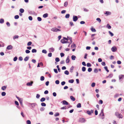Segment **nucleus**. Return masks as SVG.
<instances>
[{"mask_svg":"<svg viewBox=\"0 0 124 124\" xmlns=\"http://www.w3.org/2000/svg\"><path fill=\"white\" fill-rule=\"evenodd\" d=\"M19 37V36L18 35H16L13 37V39L14 40L16 39H18Z\"/></svg>","mask_w":124,"mask_h":124,"instance_id":"9b49d317","label":"nucleus"},{"mask_svg":"<svg viewBox=\"0 0 124 124\" xmlns=\"http://www.w3.org/2000/svg\"><path fill=\"white\" fill-rule=\"evenodd\" d=\"M51 30L54 32H57L58 31H61V30H60L59 29H57V28L55 27L51 29Z\"/></svg>","mask_w":124,"mask_h":124,"instance_id":"f03ea898","label":"nucleus"},{"mask_svg":"<svg viewBox=\"0 0 124 124\" xmlns=\"http://www.w3.org/2000/svg\"><path fill=\"white\" fill-rule=\"evenodd\" d=\"M13 46L11 45L8 46L7 47V49L8 50H11L13 48Z\"/></svg>","mask_w":124,"mask_h":124,"instance_id":"6e6552de","label":"nucleus"},{"mask_svg":"<svg viewBox=\"0 0 124 124\" xmlns=\"http://www.w3.org/2000/svg\"><path fill=\"white\" fill-rule=\"evenodd\" d=\"M38 20L39 21H41L42 19L41 17H37Z\"/></svg>","mask_w":124,"mask_h":124,"instance_id":"09e8293b","label":"nucleus"},{"mask_svg":"<svg viewBox=\"0 0 124 124\" xmlns=\"http://www.w3.org/2000/svg\"><path fill=\"white\" fill-rule=\"evenodd\" d=\"M103 101L101 100H100L99 101V103L100 104H102L103 103Z\"/></svg>","mask_w":124,"mask_h":124,"instance_id":"6e6d98bb","label":"nucleus"},{"mask_svg":"<svg viewBox=\"0 0 124 124\" xmlns=\"http://www.w3.org/2000/svg\"><path fill=\"white\" fill-rule=\"evenodd\" d=\"M41 105L42 106L45 107L46 106V104L44 102H42L41 103Z\"/></svg>","mask_w":124,"mask_h":124,"instance_id":"c85d7f7f","label":"nucleus"},{"mask_svg":"<svg viewBox=\"0 0 124 124\" xmlns=\"http://www.w3.org/2000/svg\"><path fill=\"white\" fill-rule=\"evenodd\" d=\"M65 84V81H62L61 83V84L62 85H63Z\"/></svg>","mask_w":124,"mask_h":124,"instance_id":"e2e57ef3","label":"nucleus"},{"mask_svg":"<svg viewBox=\"0 0 124 124\" xmlns=\"http://www.w3.org/2000/svg\"><path fill=\"white\" fill-rule=\"evenodd\" d=\"M29 57L28 56L26 57L24 59V60L25 61H26L28 60Z\"/></svg>","mask_w":124,"mask_h":124,"instance_id":"f3484780","label":"nucleus"},{"mask_svg":"<svg viewBox=\"0 0 124 124\" xmlns=\"http://www.w3.org/2000/svg\"><path fill=\"white\" fill-rule=\"evenodd\" d=\"M32 42L31 41L29 42H28L27 45L28 46H30L31 44H32Z\"/></svg>","mask_w":124,"mask_h":124,"instance_id":"c9c22d12","label":"nucleus"},{"mask_svg":"<svg viewBox=\"0 0 124 124\" xmlns=\"http://www.w3.org/2000/svg\"><path fill=\"white\" fill-rule=\"evenodd\" d=\"M60 55L61 56V57H62L64 56V54L63 53H60Z\"/></svg>","mask_w":124,"mask_h":124,"instance_id":"69168bd1","label":"nucleus"},{"mask_svg":"<svg viewBox=\"0 0 124 124\" xmlns=\"http://www.w3.org/2000/svg\"><path fill=\"white\" fill-rule=\"evenodd\" d=\"M115 115L117 118H123L122 115L118 112H116Z\"/></svg>","mask_w":124,"mask_h":124,"instance_id":"f257e3e1","label":"nucleus"},{"mask_svg":"<svg viewBox=\"0 0 124 124\" xmlns=\"http://www.w3.org/2000/svg\"><path fill=\"white\" fill-rule=\"evenodd\" d=\"M77 107L78 108H80L81 107V104L80 103H79L78 104L77 106Z\"/></svg>","mask_w":124,"mask_h":124,"instance_id":"b1692460","label":"nucleus"},{"mask_svg":"<svg viewBox=\"0 0 124 124\" xmlns=\"http://www.w3.org/2000/svg\"><path fill=\"white\" fill-rule=\"evenodd\" d=\"M98 71L97 69H95L94 70V72L95 73H97L98 72Z\"/></svg>","mask_w":124,"mask_h":124,"instance_id":"c03bdc74","label":"nucleus"},{"mask_svg":"<svg viewBox=\"0 0 124 124\" xmlns=\"http://www.w3.org/2000/svg\"><path fill=\"white\" fill-rule=\"evenodd\" d=\"M79 122L81 123H84L86 121V120L84 118H81L79 119Z\"/></svg>","mask_w":124,"mask_h":124,"instance_id":"7ed1b4c3","label":"nucleus"},{"mask_svg":"<svg viewBox=\"0 0 124 124\" xmlns=\"http://www.w3.org/2000/svg\"><path fill=\"white\" fill-rule=\"evenodd\" d=\"M28 18L29 19L30 21H31L32 20V18L31 16H29Z\"/></svg>","mask_w":124,"mask_h":124,"instance_id":"13d9d810","label":"nucleus"},{"mask_svg":"<svg viewBox=\"0 0 124 124\" xmlns=\"http://www.w3.org/2000/svg\"><path fill=\"white\" fill-rule=\"evenodd\" d=\"M26 123L27 124H31V122L30 120H27L26 121Z\"/></svg>","mask_w":124,"mask_h":124,"instance_id":"a19ab883","label":"nucleus"},{"mask_svg":"<svg viewBox=\"0 0 124 124\" xmlns=\"http://www.w3.org/2000/svg\"><path fill=\"white\" fill-rule=\"evenodd\" d=\"M55 60L57 62H58L60 61V60L59 59V58L58 57H57L55 59Z\"/></svg>","mask_w":124,"mask_h":124,"instance_id":"ea45409f","label":"nucleus"},{"mask_svg":"<svg viewBox=\"0 0 124 124\" xmlns=\"http://www.w3.org/2000/svg\"><path fill=\"white\" fill-rule=\"evenodd\" d=\"M29 13L30 14H34L35 13L34 12V11H30L29 12Z\"/></svg>","mask_w":124,"mask_h":124,"instance_id":"f704fd0d","label":"nucleus"},{"mask_svg":"<svg viewBox=\"0 0 124 124\" xmlns=\"http://www.w3.org/2000/svg\"><path fill=\"white\" fill-rule=\"evenodd\" d=\"M19 17V16L18 15H16L15 16V18L16 19H18Z\"/></svg>","mask_w":124,"mask_h":124,"instance_id":"79ce46f5","label":"nucleus"},{"mask_svg":"<svg viewBox=\"0 0 124 124\" xmlns=\"http://www.w3.org/2000/svg\"><path fill=\"white\" fill-rule=\"evenodd\" d=\"M6 95V93L5 92H2L1 93V95L3 96H4Z\"/></svg>","mask_w":124,"mask_h":124,"instance_id":"473e14b6","label":"nucleus"},{"mask_svg":"<svg viewBox=\"0 0 124 124\" xmlns=\"http://www.w3.org/2000/svg\"><path fill=\"white\" fill-rule=\"evenodd\" d=\"M4 20L3 19H0V23H4Z\"/></svg>","mask_w":124,"mask_h":124,"instance_id":"5701e85b","label":"nucleus"},{"mask_svg":"<svg viewBox=\"0 0 124 124\" xmlns=\"http://www.w3.org/2000/svg\"><path fill=\"white\" fill-rule=\"evenodd\" d=\"M49 50L50 52H53L54 50V49L52 47L49 49Z\"/></svg>","mask_w":124,"mask_h":124,"instance_id":"9d476101","label":"nucleus"},{"mask_svg":"<svg viewBox=\"0 0 124 124\" xmlns=\"http://www.w3.org/2000/svg\"><path fill=\"white\" fill-rule=\"evenodd\" d=\"M37 52V50L35 49H33L32 50V52L33 53H36Z\"/></svg>","mask_w":124,"mask_h":124,"instance_id":"e433bc0d","label":"nucleus"},{"mask_svg":"<svg viewBox=\"0 0 124 124\" xmlns=\"http://www.w3.org/2000/svg\"><path fill=\"white\" fill-rule=\"evenodd\" d=\"M61 42L62 43H65V41L64 39H61Z\"/></svg>","mask_w":124,"mask_h":124,"instance_id":"864d4df0","label":"nucleus"},{"mask_svg":"<svg viewBox=\"0 0 124 124\" xmlns=\"http://www.w3.org/2000/svg\"><path fill=\"white\" fill-rule=\"evenodd\" d=\"M101 64L103 66H105L106 65V64L105 62H102L101 63Z\"/></svg>","mask_w":124,"mask_h":124,"instance_id":"680f3d73","label":"nucleus"},{"mask_svg":"<svg viewBox=\"0 0 124 124\" xmlns=\"http://www.w3.org/2000/svg\"><path fill=\"white\" fill-rule=\"evenodd\" d=\"M106 27L108 29H110L111 28V26L108 24H107Z\"/></svg>","mask_w":124,"mask_h":124,"instance_id":"393cba45","label":"nucleus"},{"mask_svg":"<svg viewBox=\"0 0 124 124\" xmlns=\"http://www.w3.org/2000/svg\"><path fill=\"white\" fill-rule=\"evenodd\" d=\"M121 62L120 61H117V63L118 64H121Z\"/></svg>","mask_w":124,"mask_h":124,"instance_id":"774afa93","label":"nucleus"},{"mask_svg":"<svg viewBox=\"0 0 124 124\" xmlns=\"http://www.w3.org/2000/svg\"><path fill=\"white\" fill-rule=\"evenodd\" d=\"M44 77L43 76H42L41 77L40 80L41 81H43L44 80Z\"/></svg>","mask_w":124,"mask_h":124,"instance_id":"c756f323","label":"nucleus"},{"mask_svg":"<svg viewBox=\"0 0 124 124\" xmlns=\"http://www.w3.org/2000/svg\"><path fill=\"white\" fill-rule=\"evenodd\" d=\"M33 83V82L32 81H31V82L27 83L26 84V85L28 86H31L32 85Z\"/></svg>","mask_w":124,"mask_h":124,"instance_id":"1a4fd4ad","label":"nucleus"},{"mask_svg":"<svg viewBox=\"0 0 124 124\" xmlns=\"http://www.w3.org/2000/svg\"><path fill=\"white\" fill-rule=\"evenodd\" d=\"M70 24L71 26H72L74 25L73 23L72 22H70Z\"/></svg>","mask_w":124,"mask_h":124,"instance_id":"338daca9","label":"nucleus"},{"mask_svg":"<svg viewBox=\"0 0 124 124\" xmlns=\"http://www.w3.org/2000/svg\"><path fill=\"white\" fill-rule=\"evenodd\" d=\"M52 56V53H50L48 54V56L49 57H51Z\"/></svg>","mask_w":124,"mask_h":124,"instance_id":"603ef678","label":"nucleus"},{"mask_svg":"<svg viewBox=\"0 0 124 124\" xmlns=\"http://www.w3.org/2000/svg\"><path fill=\"white\" fill-rule=\"evenodd\" d=\"M25 52L27 54H28L30 52V51L28 50H26L25 51Z\"/></svg>","mask_w":124,"mask_h":124,"instance_id":"5fc2aeb1","label":"nucleus"},{"mask_svg":"<svg viewBox=\"0 0 124 124\" xmlns=\"http://www.w3.org/2000/svg\"><path fill=\"white\" fill-rule=\"evenodd\" d=\"M42 52L43 53L46 54L47 53V51L45 49H43L42 51Z\"/></svg>","mask_w":124,"mask_h":124,"instance_id":"cd10ccee","label":"nucleus"},{"mask_svg":"<svg viewBox=\"0 0 124 124\" xmlns=\"http://www.w3.org/2000/svg\"><path fill=\"white\" fill-rule=\"evenodd\" d=\"M74 67L73 66H72L70 68V72H71L72 73L73 72V70L74 69Z\"/></svg>","mask_w":124,"mask_h":124,"instance_id":"ddd939ff","label":"nucleus"},{"mask_svg":"<svg viewBox=\"0 0 124 124\" xmlns=\"http://www.w3.org/2000/svg\"><path fill=\"white\" fill-rule=\"evenodd\" d=\"M74 82V80L73 79H70L69 81V82L70 83H73Z\"/></svg>","mask_w":124,"mask_h":124,"instance_id":"bb28decb","label":"nucleus"},{"mask_svg":"<svg viewBox=\"0 0 124 124\" xmlns=\"http://www.w3.org/2000/svg\"><path fill=\"white\" fill-rule=\"evenodd\" d=\"M70 98L71 100L73 101H74L75 100V98L72 96H70Z\"/></svg>","mask_w":124,"mask_h":124,"instance_id":"f8f14e48","label":"nucleus"},{"mask_svg":"<svg viewBox=\"0 0 124 124\" xmlns=\"http://www.w3.org/2000/svg\"><path fill=\"white\" fill-rule=\"evenodd\" d=\"M82 70L83 71H85L86 70V68L84 67H83L82 68Z\"/></svg>","mask_w":124,"mask_h":124,"instance_id":"2f4dec72","label":"nucleus"},{"mask_svg":"<svg viewBox=\"0 0 124 124\" xmlns=\"http://www.w3.org/2000/svg\"><path fill=\"white\" fill-rule=\"evenodd\" d=\"M21 105L23 104V100L22 99H21V100L19 101Z\"/></svg>","mask_w":124,"mask_h":124,"instance_id":"8fccbe9b","label":"nucleus"},{"mask_svg":"<svg viewBox=\"0 0 124 124\" xmlns=\"http://www.w3.org/2000/svg\"><path fill=\"white\" fill-rule=\"evenodd\" d=\"M45 100V98L43 97L40 100V101L41 102H43Z\"/></svg>","mask_w":124,"mask_h":124,"instance_id":"412c9836","label":"nucleus"},{"mask_svg":"<svg viewBox=\"0 0 124 124\" xmlns=\"http://www.w3.org/2000/svg\"><path fill=\"white\" fill-rule=\"evenodd\" d=\"M70 15L69 14H67L65 16V18H68L70 17Z\"/></svg>","mask_w":124,"mask_h":124,"instance_id":"7c9ffc66","label":"nucleus"},{"mask_svg":"<svg viewBox=\"0 0 124 124\" xmlns=\"http://www.w3.org/2000/svg\"><path fill=\"white\" fill-rule=\"evenodd\" d=\"M17 59V58L16 57H15L13 59V60L14 61H16Z\"/></svg>","mask_w":124,"mask_h":124,"instance_id":"052dcab7","label":"nucleus"},{"mask_svg":"<svg viewBox=\"0 0 124 124\" xmlns=\"http://www.w3.org/2000/svg\"><path fill=\"white\" fill-rule=\"evenodd\" d=\"M59 115V114L58 112L56 113L54 115V116H58Z\"/></svg>","mask_w":124,"mask_h":124,"instance_id":"72a5a7b5","label":"nucleus"},{"mask_svg":"<svg viewBox=\"0 0 124 124\" xmlns=\"http://www.w3.org/2000/svg\"><path fill=\"white\" fill-rule=\"evenodd\" d=\"M96 20L98 21L99 23L101 22V20L100 18H98L96 19Z\"/></svg>","mask_w":124,"mask_h":124,"instance_id":"37998d69","label":"nucleus"},{"mask_svg":"<svg viewBox=\"0 0 124 124\" xmlns=\"http://www.w3.org/2000/svg\"><path fill=\"white\" fill-rule=\"evenodd\" d=\"M62 103V104L65 105H68L69 104V103L65 101L64 100L61 102V103Z\"/></svg>","mask_w":124,"mask_h":124,"instance_id":"0eeeda50","label":"nucleus"},{"mask_svg":"<svg viewBox=\"0 0 124 124\" xmlns=\"http://www.w3.org/2000/svg\"><path fill=\"white\" fill-rule=\"evenodd\" d=\"M71 59L73 60H75L76 58V56L74 55H72L71 57Z\"/></svg>","mask_w":124,"mask_h":124,"instance_id":"4468645a","label":"nucleus"},{"mask_svg":"<svg viewBox=\"0 0 124 124\" xmlns=\"http://www.w3.org/2000/svg\"><path fill=\"white\" fill-rule=\"evenodd\" d=\"M70 61V59H69V57H68L66 59V63H69V62Z\"/></svg>","mask_w":124,"mask_h":124,"instance_id":"2eb2a0df","label":"nucleus"},{"mask_svg":"<svg viewBox=\"0 0 124 124\" xmlns=\"http://www.w3.org/2000/svg\"><path fill=\"white\" fill-rule=\"evenodd\" d=\"M7 88L6 86H4L2 87L1 89L3 90H4Z\"/></svg>","mask_w":124,"mask_h":124,"instance_id":"4be33fe9","label":"nucleus"},{"mask_svg":"<svg viewBox=\"0 0 124 124\" xmlns=\"http://www.w3.org/2000/svg\"><path fill=\"white\" fill-rule=\"evenodd\" d=\"M87 67H90L91 66V64L89 63H87Z\"/></svg>","mask_w":124,"mask_h":124,"instance_id":"4c0bfd02","label":"nucleus"},{"mask_svg":"<svg viewBox=\"0 0 124 124\" xmlns=\"http://www.w3.org/2000/svg\"><path fill=\"white\" fill-rule=\"evenodd\" d=\"M48 14L47 13H46L44 14L43 15V17L44 18H46L48 16Z\"/></svg>","mask_w":124,"mask_h":124,"instance_id":"6ab92c4d","label":"nucleus"},{"mask_svg":"<svg viewBox=\"0 0 124 124\" xmlns=\"http://www.w3.org/2000/svg\"><path fill=\"white\" fill-rule=\"evenodd\" d=\"M64 73L65 74L68 75L69 74V72L68 71L66 70L64 71Z\"/></svg>","mask_w":124,"mask_h":124,"instance_id":"aec40b11","label":"nucleus"},{"mask_svg":"<svg viewBox=\"0 0 124 124\" xmlns=\"http://www.w3.org/2000/svg\"><path fill=\"white\" fill-rule=\"evenodd\" d=\"M78 18L76 16H73V20L75 22L77 21L78 20Z\"/></svg>","mask_w":124,"mask_h":124,"instance_id":"39448f33","label":"nucleus"},{"mask_svg":"<svg viewBox=\"0 0 124 124\" xmlns=\"http://www.w3.org/2000/svg\"><path fill=\"white\" fill-rule=\"evenodd\" d=\"M117 50V48L115 46H113L111 48V51L113 52L116 51Z\"/></svg>","mask_w":124,"mask_h":124,"instance_id":"20e7f679","label":"nucleus"},{"mask_svg":"<svg viewBox=\"0 0 124 124\" xmlns=\"http://www.w3.org/2000/svg\"><path fill=\"white\" fill-rule=\"evenodd\" d=\"M92 70V69L91 68H89L88 70V71L89 72H91Z\"/></svg>","mask_w":124,"mask_h":124,"instance_id":"a18cd8bd","label":"nucleus"},{"mask_svg":"<svg viewBox=\"0 0 124 124\" xmlns=\"http://www.w3.org/2000/svg\"><path fill=\"white\" fill-rule=\"evenodd\" d=\"M108 33L111 35V36H113L114 35V34L113 33L111 32L110 31H108Z\"/></svg>","mask_w":124,"mask_h":124,"instance_id":"58836bf2","label":"nucleus"},{"mask_svg":"<svg viewBox=\"0 0 124 124\" xmlns=\"http://www.w3.org/2000/svg\"><path fill=\"white\" fill-rule=\"evenodd\" d=\"M113 75L112 74H110L107 77V78H111L112 77Z\"/></svg>","mask_w":124,"mask_h":124,"instance_id":"a211bd4d","label":"nucleus"},{"mask_svg":"<svg viewBox=\"0 0 124 124\" xmlns=\"http://www.w3.org/2000/svg\"><path fill=\"white\" fill-rule=\"evenodd\" d=\"M91 30L93 32H95L96 31V30L94 28H91Z\"/></svg>","mask_w":124,"mask_h":124,"instance_id":"4d7b16f0","label":"nucleus"},{"mask_svg":"<svg viewBox=\"0 0 124 124\" xmlns=\"http://www.w3.org/2000/svg\"><path fill=\"white\" fill-rule=\"evenodd\" d=\"M20 11L21 13H22L24 12V10L23 9L21 8L20 9Z\"/></svg>","mask_w":124,"mask_h":124,"instance_id":"a878e982","label":"nucleus"},{"mask_svg":"<svg viewBox=\"0 0 124 124\" xmlns=\"http://www.w3.org/2000/svg\"><path fill=\"white\" fill-rule=\"evenodd\" d=\"M87 113L89 115H90L91 114V113L90 111L89 110L87 111Z\"/></svg>","mask_w":124,"mask_h":124,"instance_id":"0e129e2a","label":"nucleus"},{"mask_svg":"<svg viewBox=\"0 0 124 124\" xmlns=\"http://www.w3.org/2000/svg\"><path fill=\"white\" fill-rule=\"evenodd\" d=\"M54 71L56 73H58L57 70L56 69H54Z\"/></svg>","mask_w":124,"mask_h":124,"instance_id":"bf43d9fd","label":"nucleus"},{"mask_svg":"<svg viewBox=\"0 0 124 124\" xmlns=\"http://www.w3.org/2000/svg\"><path fill=\"white\" fill-rule=\"evenodd\" d=\"M124 76V75H121L119 76V78L120 79H121L123 78Z\"/></svg>","mask_w":124,"mask_h":124,"instance_id":"dca6fc26","label":"nucleus"},{"mask_svg":"<svg viewBox=\"0 0 124 124\" xmlns=\"http://www.w3.org/2000/svg\"><path fill=\"white\" fill-rule=\"evenodd\" d=\"M68 5V2L67 1H66L64 3V6L65 7H66Z\"/></svg>","mask_w":124,"mask_h":124,"instance_id":"de8ad7c7","label":"nucleus"},{"mask_svg":"<svg viewBox=\"0 0 124 124\" xmlns=\"http://www.w3.org/2000/svg\"><path fill=\"white\" fill-rule=\"evenodd\" d=\"M111 14V13L109 11H106L104 13V14L106 16H108L110 15Z\"/></svg>","mask_w":124,"mask_h":124,"instance_id":"423d86ee","label":"nucleus"},{"mask_svg":"<svg viewBox=\"0 0 124 124\" xmlns=\"http://www.w3.org/2000/svg\"><path fill=\"white\" fill-rule=\"evenodd\" d=\"M55 83L57 84H58L59 83V81L58 80H56L55 81Z\"/></svg>","mask_w":124,"mask_h":124,"instance_id":"3c124183","label":"nucleus"},{"mask_svg":"<svg viewBox=\"0 0 124 124\" xmlns=\"http://www.w3.org/2000/svg\"><path fill=\"white\" fill-rule=\"evenodd\" d=\"M95 83H93L92 84L91 86L93 87L95 86Z\"/></svg>","mask_w":124,"mask_h":124,"instance_id":"49530a36","label":"nucleus"}]
</instances>
